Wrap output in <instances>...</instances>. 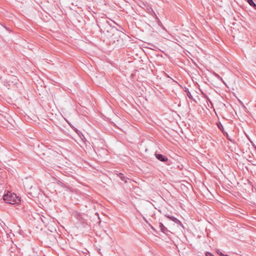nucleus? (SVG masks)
Here are the masks:
<instances>
[{"mask_svg": "<svg viewBox=\"0 0 256 256\" xmlns=\"http://www.w3.org/2000/svg\"><path fill=\"white\" fill-rule=\"evenodd\" d=\"M97 22L100 32L104 34H107L108 36H110L111 33L113 31V29L116 28L115 27L112 26L108 23V21L106 19Z\"/></svg>", "mask_w": 256, "mask_h": 256, "instance_id": "nucleus-1", "label": "nucleus"}, {"mask_svg": "<svg viewBox=\"0 0 256 256\" xmlns=\"http://www.w3.org/2000/svg\"><path fill=\"white\" fill-rule=\"evenodd\" d=\"M3 200L6 202L12 204H18L20 202V198L10 192L4 194Z\"/></svg>", "mask_w": 256, "mask_h": 256, "instance_id": "nucleus-2", "label": "nucleus"}, {"mask_svg": "<svg viewBox=\"0 0 256 256\" xmlns=\"http://www.w3.org/2000/svg\"><path fill=\"white\" fill-rule=\"evenodd\" d=\"M124 33L120 30H118L116 28L113 29L112 32L111 33L109 37H111L112 40L114 42H119L122 40L121 38L122 35H124Z\"/></svg>", "mask_w": 256, "mask_h": 256, "instance_id": "nucleus-3", "label": "nucleus"}, {"mask_svg": "<svg viewBox=\"0 0 256 256\" xmlns=\"http://www.w3.org/2000/svg\"><path fill=\"white\" fill-rule=\"evenodd\" d=\"M154 155L156 158L160 162H166L168 160V158L166 156L156 152L155 153Z\"/></svg>", "mask_w": 256, "mask_h": 256, "instance_id": "nucleus-4", "label": "nucleus"}, {"mask_svg": "<svg viewBox=\"0 0 256 256\" xmlns=\"http://www.w3.org/2000/svg\"><path fill=\"white\" fill-rule=\"evenodd\" d=\"M218 128L220 130H221V131L224 134L226 137V138L230 141L232 142H234L233 140L230 138V137L229 135L224 130V127H223V126H222V124L221 123H219V124H218Z\"/></svg>", "mask_w": 256, "mask_h": 256, "instance_id": "nucleus-5", "label": "nucleus"}, {"mask_svg": "<svg viewBox=\"0 0 256 256\" xmlns=\"http://www.w3.org/2000/svg\"><path fill=\"white\" fill-rule=\"evenodd\" d=\"M166 216L170 220H171L173 221L175 223L180 225V226H182V222L179 220L178 218H175L174 216Z\"/></svg>", "mask_w": 256, "mask_h": 256, "instance_id": "nucleus-6", "label": "nucleus"}, {"mask_svg": "<svg viewBox=\"0 0 256 256\" xmlns=\"http://www.w3.org/2000/svg\"><path fill=\"white\" fill-rule=\"evenodd\" d=\"M158 226L161 232H162L163 233L165 234H168V232H169V230H168V228H166L162 223L160 222L158 224Z\"/></svg>", "mask_w": 256, "mask_h": 256, "instance_id": "nucleus-7", "label": "nucleus"}, {"mask_svg": "<svg viewBox=\"0 0 256 256\" xmlns=\"http://www.w3.org/2000/svg\"><path fill=\"white\" fill-rule=\"evenodd\" d=\"M184 89V90L186 92V95L187 96L192 100H194V98H193V96H192V95L191 94L190 90H188V88H186V87H184L183 88Z\"/></svg>", "mask_w": 256, "mask_h": 256, "instance_id": "nucleus-8", "label": "nucleus"}, {"mask_svg": "<svg viewBox=\"0 0 256 256\" xmlns=\"http://www.w3.org/2000/svg\"><path fill=\"white\" fill-rule=\"evenodd\" d=\"M4 86H6V88H8V89H10L12 85V84L11 83V80H6L4 82Z\"/></svg>", "mask_w": 256, "mask_h": 256, "instance_id": "nucleus-9", "label": "nucleus"}, {"mask_svg": "<svg viewBox=\"0 0 256 256\" xmlns=\"http://www.w3.org/2000/svg\"><path fill=\"white\" fill-rule=\"evenodd\" d=\"M248 4L254 8L255 10H256V4L253 1V0H246Z\"/></svg>", "mask_w": 256, "mask_h": 256, "instance_id": "nucleus-10", "label": "nucleus"}, {"mask_svg": "<svg viewBox=\"0 0 256 256\" xmlns=\"http://www.w3.org/2000/svg\"><path fill=\"white\" fill-rule=\"evenodd\" d=\"M8 80H11V83L13 85H14L16 83L17 79H16V78L15 76H10Z\"/></svg>", "mask_w": 256, "mask_h": 256, "instance_id": "nucleus-11", "label": "nucleus"}, {"mask_svg": "<svg viewBox=\"0 0 256 256\" xmlns=\"http://www.w3.org/2000/svg\"><path fill=\"white\" fill-rule=\"evenodd\" d=\"M118 176L122 181H124L125 182H126L127 178L125 177L122 174L119 173Z\"/></svg>", "mask_w": 256, "mask_h": 256, "instance_id": "nucleus-12", "label": "nucleus"}, {"mask_svg": "<svg viewBox=\"0 0 256 256\" xmlns=\"http://www.w3.org/2000/svg\"><path fill=\"white\" fill-rule=\"evenodd\" d=\"M216 252L218 255L220 256H226V254H223L220 250H218Z\"/></svg>", "mask_w": 256, "mask_h": 256, "instance_id": "nucleus-13", "label": "nucleus"}, {"mask_svg": "<svg viewBox=\"0 0 256 256\" xmlns=\"http://www.w3.org/2000/svg\"><path fill=\"white\" fill-rule=\"evenodd\" d=\"M206 256H214L212 253L210 252H206Z\"/></svg>", "mask_w": 256, "mask_h": 256, "instance_id": "nucleus-14", "label": "nucleus"}, {"mask_svg": "<svg viewBox=\"0 0 256 256\" xmlns=\"http://www.w3.org/2000/svg\"><path fill=\"white\" fill-rule=\"evenodd\" d=\"M60 184V186H62V187H64V184H63L62 182H60V184Z\"/></svg>", "mask_w": 256, "mask_h": 256, "instance_id": "nucleus-15", "label": "nucleus"}, {"mask_svg": "<svg viewBox=\"0 0 256 256\" xmlns=\"http://www.w3.org/2000/svg\"><path fill=\"white\" fill-rule=\"evenodd\" d=\"M154 14V15L156 19H157L158 20H159L158 18L157 17L156 15L155 14V13L153 12Z\"/></svg>", "mask_w": 256, "mask_h": 256, "instance_id": "nucleus-16", "label": "nucleus"}, {"mask_svg": "<svg viewBox=\"0 0 256 256\" xmlns=\"http://www.w3.org/2000/svg\"><path fill=\"white\" fill-rule=\"evenodd\" d=\"M226 256H228V254H226Z\"/></svg>", "mask_w": 256, "mask_h": 256, "instance_id": "nucleus-17", "label": "nucleus"}]
</instances>
